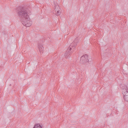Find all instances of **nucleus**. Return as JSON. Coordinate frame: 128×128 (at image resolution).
<instances>
[{
  "instance_id": "7ed1b4c3",
  "label": "nucleus",
  "mask_w": 128,
  "mask_h": 128,
  "mask_svg": "<svg viewBox=\"0 0 128 128\" xmlns=\"http://www.w3.org/2000/svg\"><path fill=\"white\" fill-rule=\"evenodd\" d=\"M120 87L122 88V92L124 96L128 95V88L127 86L124 84L120 85Z\"/></svg>"
},
{
  "instance_id": "0eeeda50",
  "label": "nucleus",
  "mask_w": 128,
  "mask_h": 128,
  "mask_svg": "<svg viewBox=\"0 0 128 128\" xmlns=\"http://www.w3.org/2000/svg\"><path fill=\"white\" fill-rule=\"evenodd\" d=\"M38 48L39 49V50L40 53H43L44 48L42 45L40 44H39L38 45Z\"/></svg>"
},
{
  "instance_id": "39448f33",
  "label": "nucleus",
  "mask_w": 128,
  "mask_h": 128,
  "mask_svg": "<svg viewBox=\"0 0 128 128\" xmlns=\"http://www.w3.org/2000/svg\"><path fill=\"white\" fill-rule=\"evenodd\" d=\"M79 42V40L78 38H76L75 39L74 41L71 44L69 48L72 46V47H74L77 45V43Z\"/></svg>"
},
{
  "instance_id": "1a4fd4ad",
  "label": "nucleus",
  "mask_w": 128,
  "mask_h": 128,
  "mask_svg": "<svg viewBox=\"0 0 128 128\" xmlns=\"http://www.w3.org/2000/svg\"><path fill=\"white\" fill-rule=\"evenodd\" d=\"M33 128H42L40 124H37L35 125Z\"/></svg>"
},
{
  "instance_id": "6e6552de",
  "label": "nucleus",
  "mask_w": 128,
  "mask_h": 128,
  "mask_svg": "<svg viewBox=\"0 0 128 128\" xmlns=\"http://www.w3.org/2000/svg\"><path fill=\"white\" fill-rule=\"evenodd\" d=\"M54 10L55 12H56L57 11L60 10V9L59 6H55Z\"/></svg>"
},
{
  "instance_id": "f8f14e48",
  "label": "nucleus",
  "mask_w": 128,
  "mask_h": 128,
  "mask_svg": "<svg viewBox=\"0 0 128 128\" xmlns=\"http://www.w3.org/2000/svg\"><path fill=\"white\" fill-rule=\"evenodd\" d=\"M92 60L91 59H90L89 60V61H88V62L89 61H90V62H91L92 61Z\"/></svg>"
},
{
  "instance_id": "9d476101",
  "label": "nucleus",
  "mask_w": 128,
  "mask_h": 128,
  "mask_svg": "<svg viewBox=\"0 0 128 128\" xmlns=\"http://www.w3.org/2000/svg\"><path fill=\"white\" fill-rule=\"evenodd\" d=\"M123 98L125 101L128 102V95L124 96Z\"/></svg>"
},
{
  "instance_id": "20e7f679",
  "label": "nucleus",
  "mask_w": 128,
  "mask_h": 128,
  "mask_svg": "<svg viewBox=\"0 0 128 128\" xmlns=\"http://www.w3.org/2000/svg\"><path fill=\"white\" fill-rule=\"evenodd\" d=\"M88 56L86 54L84 56H82L80 58V62L81 63L83 64H85L89 61V60L88 59Z\"/></svg>"
},
{
  "instance_id": "f257e3e1",
  "label": "nucleus",
  "mask_w": 128,
  "mask_h": 128,
  "mask_svg": "<svg viewBox=\"0 0 128 128\" xmlns=\"http://www.w3.org/2000/svg\"><path fill=\"white\" fill-rule=\"evenodd\" d=\"M16 12L19 17L22 20H24V18L28 17L27 11L22 6L18 7L16 9Z\"/></svg>"
},
{
  "instance_id": "f03ea898",
  "label": "nucleus",
  "mask_w": 128,
  "mask_h": 128,
  "mask_svg": "<svg viewBox=\"0 0 128 128\" xmlns=\"http://www.w3.org/2000/svg\"><path fill=\"white\" fill-rule=\"evenodd\" d=\"M24 18L23 19L24 20H22V19H21V21L23 24L26 27H29L31 26L32 22L30 20V18L29 16H28V17H26Z\"/></svg>"
},
{
  "instance_id": "9b49d317",
  "label": "nucleus",
  "mask_w": 128,
  "mask_h": 128,
  "mask_svg": "<svg viewBox=\"0 0 128 128\" xmlns=\"http://www.w3.org/2000/svg\"><path fill=\"white\" fill-rule=\"evenodd\" d=\"M56 13L55 14L57 16H59V15L61 14V10H58V11L56 12Z\"/></svg>"
},
{
  "instance_id": "423d86ee",
  "label": "nucleus",
  "mask_w": 128,
  "mask_h": 128,
  "mask_svg": "<svg viewBox=\"0 0 128 128\" xmlns=\"http://www.w3.org/2000/svg\"><path fill=\"white\" fill-rule=\"evenodd\" d=\"M72 49V48L71 47L68 48V49L67 50L66 52L64 54L66 58H67L69 56V55L72 53V51H70Z\"/></svg>"
}]
</instances>
